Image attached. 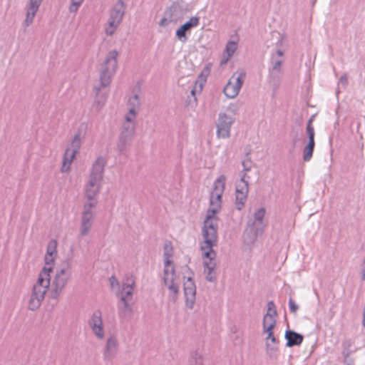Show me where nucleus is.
Returning <instances> with one entry per match:
<instances>
[{
  "mask_svg": "<svg viewBox=\"0 0 365 365\" xmlns=\"http://www.w3.org/2000/svg\"><path fill=\"white\" fill-rule=\"evenodd\" d=\"M95 91H96V95H98V93H99V91H100V88H98L97 86H96V87H95Z\"/></svg>",
  "mask_w": 365,
  "mask_h": 365,
  "instance_id": "54",
  "label": "nucleus"
},
{
  "mask_svg": "<svg viewBox=\"0 0 365 365\" xmlns=\"http://www.w3.org/2000/svg\"><path fill=\"white\" fill-rule=\"evenodd\" d=\"M125 14V6L122 0H119L110 11L108 21V26L105 29L107 36H112L122 21Z\"/></svg>",
  "mask_w": 365,
  "mask_h": 365,
  "instance_id": "5",
  "label": "nucleus"
},
{
  "mask_svg": "<svg viewBox=\"0 0 365 365\" xmlns=\"http://www.w3.org/2000/svg\"><path fill=\"white\" fill-rule=\"evenodd\" d=\"M248 179H250V176L247 173H244L236 184V208L239 210H242L247 200L249 192Z\"/></svg>",
  "mask_w": 365,
  "mask_h": 365,
  "instance_id": "10",
  "label": "nucleus"
},
{
  "mask_svg": "<svg viewBox=\"0 0 365 365\" xmlns=\"http://www.w3.org/2000/svg\"><path fill=\"white\" fill-rule=\"evenodd\" d=\"M118 341L117 336L114 334H110L107 338L103 349V359L106 361L113 360L117 355L118 351Z\"/></svg>",
  "mask_w": 365,
  "mask_h": 365,
  "instance_id": "17",
  "label": "nucleus"
},
{
  "mask_svg": "<svg viewBox=\"0 0 365 365\" xmlns=\"http://www.w3.org/2000/svg\"><path fill=\"white\" fill-rule=\"evenodd\" d=\"M200 23V19L197 16H193L190 19L189 21L182 24L177 31L176 36L179 41L182 43L187 41V38L186 36L187 32H190L192 28L196 27Z\"/></svg>",
  "mask_w": 365,
  "mask_h": 365,
  "instance_id": "19",
  "label": "nucleus"
},
{
  "mask_svg": "<svg viewBox=\"0 0 365 365\" xmlns=\"http://www.w3.org/2000/svg\"><path fill=\"white\" fill-rule=\"evenodd\" d=\"M362 324H363V326L365 327V307L364 308V310H363V321H362Z\"/></svg>",
  "mask_w": 365,
  "mask_h": 365,
  "instance_id": "53",
  "label": "nucleus"
},
{
  "mask_svg": "<svg viewBox=\"0 0 365 365\" xmlns=\"http://www.w3.org/2000/svg\"><path fill=\"white\" fill-rule=\"evenodd\" d=\"M268 78L272 85L277 88L282 79L284 69H276L268 68Z\"/></svg>",
  "mask_w": 365,
  "mask_h": 365,
  "instance_id": "28",
  "label": "nucleus"
},
{
  "mask_svg": "<svg viewBox=\"0 0 365 365\" xmlns=\"http://www.w3.org/2000/svg\"><path fill=\"white\" fill-rule=\"evenodd\" d=\"M306 146L308 148H313V150H314V147H315L314 140H309L308 143L307 144Z\"/></svg>",
  "mask_w": 365,
  "mask_h": 365,
  "instance_id": "51",
  "label": "nucleus"
},
{
  "mask_svg": "<svg viewBox=\"0 0 365 365\" xmlns=\"http://www.w3.org/2000/svg\"><path fill=\"white\" fill-rule=\"evenodd\" d=\"M277 312L275 304L274 303L273 301L268 302L267 311V313L265 314L264 317L272 318V317H277Z\"/></svg>",
  "mask_w": 365,
  "mask_h": 365,
  "instance_id": "36",
  "label": "nucleus"
},
{
  "mask_svg": "<svg viewBox=\"0 0 365 365\" xmlns=\"http://www.w3.org/2000/svg\"><path fill=\"white\" fill-rule=\"evenodd\" d=\"M173 256V247L170 242H167L164 245V270L175 271L171 257Z\"/></svg>",
  "mask_w": 365,
  "mask_h": 365,
  "instance_id": "23",
  "label": "nucleus"
},
{
  "mask_svg": "<svg viewBox=\"0 0 365 365\" xmlns=\"http://www.w3.org/2000/svg\"><path fill=\"white\" fill-rule=\"evenodd\" d=\"M339 84L341 85L344 88H346L348 84V77L345 73L341 76L339 81Z\"/></svg>",
  "mask_w": 365,
  "mask_h": 365,
  "instance_id": "45",
  "label": "nucleus"
},
{
  "mask_svg": "<svg viewBox=\"0 0 365 365\" xmlns=\"http://www.w3.org/2000/svg\"><path fill=\"white\" fill-rule=\"evenodd\" d=\"M354 341L351 339H346L342 341V356L344 358H349L352 351L351 347L352 346Z\"/></svg>",
  "mask_w": 365,
  "mask_h": 365,
  "instance_id": "34",
  "label": "nucleus"
},
{
  "mask_svg": "<svg viewBox=\"0 0 365 365\" xmlns=\"http://www.w3.org/2000/svg\"><path fill=\"white\" fill-rule=\"evenodd\" d=\"M105 165V159L101 156L98 157L93 164L90 177L102 180Z\"/></svg>",
  "mask_w": 365,
  "mask_h": 365,
  "instance_id": "21",
  "label": "nucleus"
},
{
  "mask_svg": "<svg viewBox=\"0 0 365 365\" xmlns=\"http://www.w3.org/2000/svg\"><path fill=\"white\" fill-rule=\"evenodd\" d=\"M276 324V317L269 318L264 316L262 322L263 331L273 330Z\"/></svg>",
  "mask_w": 365,
  "mask_h": 365,
  "instance_id": "35",
  "label": "nucleus"
},
{
  "mask_svg": "<svg viewBox=\"0 0 365 365\" xmlns=\"http://www.w3.org/2000/svg\"><path fill=\"white\" fill-rule=\"evenodd\" d=\"M72 270L68 261L63 262L56 270L55 276L51 285L50 295L57 299L71 278Z\"/></svg>",
  "mask_w": 365,
  "mask_h": 365,
  "instance_id": "3",
  "label": "nucleus"
},
{
  "mask_svg": "<svg viewBox=\"0 0 365 365\" xmlns=\"http://www.w3.org/2000/svg\"><path fill=\"white\" fill-rule=\"evenodd\" d=\"M101 180L91 178L86 187V196L90 202H93L96 195L100 190Z\"/></svg>",
  "mask_w": 365,
  "mask_h": 365,
  "instance_id": "20",
  "label": "nucleus"
},
{
  "mask_svg": "<svg viewBox=\"0 0 365 365\" xmlns=\"http://www.w3.org/2000/svg\"><path fill=\"white\" fill-rule=\"evenodd\" d=\"M140 102L137 94L131 96L128 101V115L137 116L140 109Z\"/></svg>",
  "mask_w": 365,
  "mask_h": 365,
  "instance_id": "32",
  "label": "nucleus"
},
{
  "mask_svg": "<svg viewBox=\"0 0 365 365\" xmlns=\"http://www.w3.org/2000/svg\"><path fill=\"white\" fill-rule=\"evenodd\" d=\"M109 282H110V287L112 288H114L115 287H118L119 286V282L118 280L116 279L115 277L114 276H111L110 278H109Z\"/></svg>",
  "mask_w": 365,
  "mask_h": 365,
  "instance_id": "47",
  "label": "nucleus"
},
{
  "mask_svg": "<svg viewBox=\"0 0 365 365\" xmlns=\"http://www.w3.org/2000/svg\"><path fill=\"white\" fill-rule=\"evenodd\" d=\"M243 171H249L251 168V162L250 161H243L242 162Z\"/></svg>",
  "mask_w": 365,
  "mask_h": 365,
  "instance_id": "48",
  "label": "nucleus"
},
{
  "mask_svg": "<svg viewBox=\"0 0 365 365\" xmlns=\"http://www.w3.org/2000/svg\"><path fill=\"white\" fill-rule=\"evenodd\" d=\"M314 150L313 148H308L305 146L303 149V160L305 162L309 161L313 155Z\"/></svg>",
  "mask_w": 365,
  "mask_h": 365,
  "instance_id": "40",
  "label": "nucleus"
},
{
  "mask_svg": "<svg viewBox=\"0 0 365 365\" xmlns=\"http://www.w3.org/2000/svg\"><path fill=\"white\" fill-rule=\"evenodd\" d=\"M237 48V44L235 41H230L227 42L225 48L226 56H223L221 61V64L226 63L230 58L234 54Z\"/></svg>",
  "mask_w": 365,
  "mask_h": 365,
  "instance_id": "33",
  "label": "nucleus"
},
{
  "mask_svg": "<svg viewBox=\"0 0 365 365\" xmlns=\"http://www.w3.org/2000/svg\"><path fill=\"white\" fill-rule=\"evenodd\" d=\"M266 347H267V354L269 355V356L272 357L273 356H274L276 354V353L277 351V348L271 346L269 345V344H268V343L266 344Z\"/></svg>",
  "mask_w": 365,
  "mask_h": 365,
  "instance_id": "44",
  "label": "nucleus"
},
{
  "mask_svg": "<svg viewBox=\"0 0 365 365\" xmlns=\"http://www.w3.org/2000/svg\"><path fill=\"white\" fill-rule=\"evenodd\" d=\"M96 206V202H88L84 204L81 214L80 226V235L84 237L89 233L94 220L93 209Z\"/></svg>",
  "mask_w": 365,
  "mask_h": 365,
  "instance_id": "7",
  "label": "nucleus"
},
{
  "mask_svg": "<svg viewBox=\"0 0 365 365\" xmlns=\"http://www.w3.org/2000/svg\"><path fill=\"white\" fill-rule=\"evenodd\" d=\"M177 9V6H172L170 9H169V11H168L166 12V15H169V19L167 18V17H165V18H163L159 22V25L161 26H165V25H167L168 21H173L175 20V18L173 17V15L171 14V13L173 11H176Z\"/></svg>",
  "mask_w": 365,
  "mask_h": 365,
  "instance_id": "37",
  "label": "nucleus"
},
{
  "mask_svg": "<svg viewBox=\"0 0 365 365\" xmlns=\"http://www.w3.org/2000/svg\"><path fill=\"white\" fill-rule=\"evenodd\" d=\"M88 324L92 330V332L98 339L103 340L105 338V329L102 319V313L100 310L97 309L93 312L88 322Z\"/></svg>",
  "mask_w": 365,
  "mask_h": 365,
  "instance_id": "13",
  "label": "nucleus"
},
{
  "mask_svg": "<svg viewBox=\"0 0 365 365\" xmlns=\"http://www.w3.org/2000/svg\"><path fill=\"white\" fill-rule=\"evenodd\" d=\"M246 73L244 71L234 73L224 87L225 95L229 98H235L243 85Z\"/></svg>",
  "mask_w": 365,
  "mask_h": 365,
  "instance_id": "6",
  "label": "nucleus"
},
{
  "mask_svg": "<svg viewBox=\"0 0 365 365\" xmlns=\"http://www.w3.org/2000/svg\"><path fill=\"white\" fill-rule=\"evenodd\" d=\"M190 365H203L202 356L197 352L191 354Z\"/></svg>",
  "mask_w": 365,
  "mask_h": 365,
  "instance_id": "39",
  "label": "nucleus"
},
{
  "mask_svg": "<svg viewBox=\"0 0 365 365\" xmlns=\"http://www.w3.org/2000/svg\"><path fill=\"white\" fill-rule=\"evenodd\" d=\"M81 133L78 131L76 133L71 142L70 146L66 150L63 159V165L61 172L66 173L70 170V165L74 159L76 153L78 152L81 146Z\"/></svg>",
  "mask_w": 365,
  "mask_h": 365,
  "instance_id": "8",
  "label": "nucleus"
},
{
  "mask_svg": "<svg viewBox=\"0 0 365 365\" xmlns=\"http://www.w3.org/2000/svg\"><path fill=\"white\" fill-rule=\"evenodd\" d=\"M118 53L116 50L110 51L107 54L101 66L100 72V82L101 86L106 87L110 83L112 77L115 74L118 67Z\"/></svg>",
  "mask_w": 365,
  "mask_h": 365,
  "instance_id": "4",
  "label": "nucleus"
},
{
  "mask_svg": "<svg viewBox=\"0 0 365 365\" xmlns=\"http://www.w3.org/2000/svg\"><path fill=\"white\" fill-rule=\"evenodd\" d=\"M175 271L163 270V282L169 290L168 299L175 302L179 294V286L175 282Z\"/></svg>",
  "mask_w": 365,
  "mask_h": 365,
  "instance_id": "15",
  "label": "nucleus"
},
{
  "mask_svg": "<svg viewBox=\"0 0 365 365\" xmlns=\"http://www.w3.org/2000/svg\"><path fill=\"white\" fill-rule=\"evenodd\" d=\"M134 135L120 133L117 150L120 154H125L128 148L131 145Z\"/></svg>",
  "mask_w": 365,
  "mask_h": 365,
  "instance_id": "24",
  "label": "nucleus"
},
{
  "mask_svg": "<svg viewBox=\"0 0 365 365\" xmlns=\"http://www.w3.org/2000/svg\"><path fill=\"white\" fill-rule=\"evenodd\" d=\"M51 267H44L38 274L36 282L34 284L29 301V309L31 311L38 309L45 298V295L50 287V272Z\"/></svg>",
  "mask_w": 365,
  "mask_h": 365,
  "instance_id": "1",
  "label": "nucleus"
},
{
  "mask_svg": "<svg viewBox=\"0 0 365 365\" xmlns=\"http://www.w3.org/2000/svg\"><path fill=\"white\" fill-rule=\"evenodd\" d=\"M226 177L224 175H220L214 182L213 190L210 195V206L218 208L221 207L222 195L225 190Z\"/></svg>",
  "mask_w": 365,
  "mask_h": 365,
  "instance_id": "12",
  "label": "nucleus"
},
{
  "mask_svg": "<svg viewBox=\"0 0 365 365\" xmlns=\"http://www.w3.org/2000/svg\"><path fill=\"white\" fill-rule=\"evenodd\" d=\"M213 247H211V251L210 252V254L206 255V252L208 251V249L205 248V243H203L201 245V250L202 251V255L204 257V272L206 274V279L209 282H214L216 279L215 275V267H216V263L215 261L216 253L212 249Z\"/></svg>",
  "mask_w": 365,
  "mask_h": 365,
  "instance_id": "9",
  "label": "nucleus"
},
{
  "mask_svg": "<svg viewBox=\"0 0 365 365\" xmlns=\"http://www.w3.org/2000/svg\"><path fill=\"white\" fill-rule=\"evenodd\" d=\"M314 116H312L307 123V128H306V132L308 137V140H314V128L312 125V121H313Z\"/></svg>",
  "mask_w": 365,
  "mask_h": 365,
  "instance_id": "38",
  "label": "nucleus"
},
{
  "mask_svg": "<svg viewBox=\"0 0 365 365\" xmlns=\"http://www.w3.org/2000/svg\"><path fill=\"white\" fill-rule=\"evenodd\" d=\"M191 94H192V96H195V89H192V91H191Z\"/></svg>",
  "mask_w": 365,
  "mask_h": 365,
  "instance_id": "55",
  "label": "nucleus"
},
{
  "mask_svg": "<svg viewBox=\"0 0 365 365\" xmlns=\"http://www.w3.org/2000/svg\"><path fill=\"white\" fill-rule=\"evenodd\" d=\"M41 2L42 0H30L25 19L26 26H29L33 22L34 18L38 11Z\"/></svg>",
  "mask_w": 365,
  "mask_h": 365,
  "instance_id": "27",
  "label": "nucleus"
},
{
  "mask_svg": "<svg viewBox=\"0 0 365 365\" xmlns=\"http://www.w3.org/2000/svg\"><path fill=\"white\" fill-rule=\"evenodd\" d=\"M288 304L290 312L295 314L299 309V306L295 303V302L292 298L289 299Z\"/></svg>",
  "mask_w": 365,
  "mask_h": 365,
  "instance_id": "43",
  "label": "nucleus"
},
{
  "mask_svg": "<svg viewBox=\"0 0 365 365\" xmlns=\"http://www.w3.org/2000/svg\"><path fill=\"white\" fill-rule=\"evenodd\" d=\"M284 51L277 49L274 53L271 54L269 67L270 68L283 69Z\"/></svg>",
  "mask_w": 365,
  "mask_h": 365,
  "instance_id": "25",
  "label": "nucleus"
},
{
  "mask_svg": "<svg viewBox=\"0 0 365 365\" xmlns=\"http://www.w3.org/2000/svg\"><path fill=\"white\" fill-rule=\"evenodd\" d=\"M344 365H354V360L352 359L349 358H344L343 360Z\"/></svg>",
  "mask_w": 365,
  "mask_h": 365,
  "instance_id": "49",
  "label": "nucleus"
},
{
  "mask_svg": "<svg viewBox=\"0 0 365 365\" xmlns=\"http://www.w3.org/2000/svg\"><path fill=\"white\" fill-rule=\"evenodd\" d=\"M129 302H121L123 305L118 307V316L123 321H128L131 319L133 308Z\"/></svg>",
  "mask_w": 365,
  "mask_h": 365,
  "instance_id": "31",
  "label": "nucleus"
},
{
  "mask_svg": "<svg viewBox=\"0 0 365 365\" xmlns=\"http://www.w3.org/2000/svg\"><path fill=\"white\" fill-rule=\"evenodd\" d=\"M105 101H106L105 98L102 101H100V100L96 101L95 103H96L97 108L98 110H100L103 106Z\"/></svg>",
  "mask_w": 365,
  "mask_h": 365,
  "instance_id": "50",
  "label": "nucleus"
},
{
  "mask_svg": "<svg viewBox=\"0 0 365 365\" xmlns=\"http://www.w3.org/2000/svg\"><path fill=\"white\" fill-rule=\"evenodd\" d=\"M284 339L287 340L286 346L292 347L299 346L303 341L304 336L293 330L287 329L284 333Z\"/></svg>",
  "mask_w": 365,
  "mask_h": 365,
  "instance_id": "22",
  "label": "nucleus"
},
{
  "mask_svg": "<svg viewBox=\"0 0 365 365\" xmlns=\"http://www.w3.org/2000/svg\"><path fill=\"white\" fill-rule=\"evenodd\" d=\"M135 287V278L133 274H126L123 278L120 290V302L132 299Z\"/></svg>",
  "mask_w": 365,
  "mask_h": 365,
  "instance_id": "16",
  "label": "nucleus"
},
{
  "mask_svg": "<svg viewBox=\"0 0 365 365\" xmlns=\"http://www.w3.org/2000/svg\"><path fill=\"white\" fill-rule=\"evenodd\" d=\"M136 125V116L126 114L122 125L121 133L134 135Z\"/></svg>",
  "mask_w": 365,
  "mask_h": 365,
  "instance_id": "26",
  "label": "nucleus"
},
{
  "mask_svg": "<svg viewBox=\"0 0 365 365\" xmlns=\"http://www.w3.org/2000/svg\"><path fill=\"white\" fill-rule=\"evenodd\" d=\"M361 280H365V268H363L361 271Z\"/></svg>",
  "mask_w": 365,
  "mask_h": 365,
  "instance_id": "52",
  "label": "nucleus"
},
{
  "mask_svg": "<svg viewBox=\"0 0 365 365\" xmlns=\"http://www.w3.org/2000/svg\"><path fill=\"white\" fill-rule=\"evenodd\" d=\"M264 332L267 334V336L266 338L267 340H270L274 344L277 341V339L274 336L273 330H272V331H265Z\"/></svg>",
  "mask_w": 365,
  "mask_h": 365,
  "instance_id": "46",
  "label": "nucleus"
},
{
  "mask_svg": "<svg viewBox=\"0 0 365 365\" xmlns=\"http://www.w3.org/2000/svg\"><path fill=\"white\" fill-rule=\"evenodd\" d=\"M57 242L55 240H51L47 246L46 253L45 255V263L48 265L53 262L54 258L56 256Z\"/></svg>",
  "mask_w": 365,
  "mask_h": 365,
  "instance_id": "30",
  "label": "nucleus"
},
{
  "mask_svg": "<svg viewBox=\"0 0 365 365\" xmlns=\"http://www.w3.org/2000/svg\"><path fill=\"white\" fill-rule=\"evenodd\" d=\"M235 119L227 115L220 113L216 122V135L218 138L226 139L230 136V130Z\"/></svg>",
  "mask_w": 365,
  "mask_h": 365,
  "instance_id": "11",
  "label": "nucleus"
},
{
  "mask_svg": "<svg viewBox=\"0 0 365 365\" xmlns=\"http://www.w3.org/2000/svg\"><path fill=\"white\" fill-rule=\"evenodd\" d=\"M265 214V208H259L255 212L253 217L247 221V226L260 235H262L267 227V222L264 221Z\"/></svg>",
  "mask_w": 365,
  "mask_h": 365,
  "instance_id": "14",
  "label": "nucleus"
},
{
  "mask_svg": "<svg viewBox=\"0 0 365 365\" xmlns=\"http://www.w3.org/2000/svg\"><path fill=\"white\" fill-rule=\"evenodd\" d=\"M184 294L186 307L192 309L196 299V287L194 280L191 277H188L184 282Z\"/></svg>",
  "mask_w": 365,
  "mask_h": 365,
  "instance_id": "18",
  "label": "nucleus"
},
{
  "mask_svg": "<svg viewBox=\"0 0 365 365\" xmlns=\"http://www.w3.org/2000/svg\"><path fill=\"white\" fill-rule=\"evenodd\" d=\"M273 38L274 37L277 41L276 42L277 50L280 49L284 40V36L279 32L272 33Z\"/></svg>",
  "mask_w": 365,
  "mask_h": 365,
  "instance_id": "41",
  "label": "nucleus"
},
{
  "mask_svg": "<svg viewBox=\"0 0 365 365\" xmlns=\"http://www.w3.org/2000/svg\"><path fill=\"white\" fill-rule=\"evenodd\" d=\"M83 0H71V4L69 10L71 12H76L78 9V7L81 5Z\"/></svg>",
  "mask_w": 365,
  "mask_h": 365,
  "instance_id": "42",
  "label": "nucleus"
},
{
  "mask_svg": "<svg viewBox=\"0 0 365 365\" xmlns=\"http://www.w3.org/2000/svg\"><path fill=\"white\" fill-rule=\"evenodd\" d=\"M261 235H262L250 229L246 225L242 237L244 243L247 246H252L257 241V238Z\"/></svg>",
  "mask_w": 365,
  "mask_h": 365,
  "instance_id": "29",
  "label": "nucleus"
},
{
  "mask_svg": "<svg viewBox=\"0 0 365 365\" xmlns=\"http://www.w3.org/2000/svg\"><path fill=\"white\" fill-rule=\"evenodd\" d=\"M199 87H200V90L201 91L202 87V84H200V85H199Z\"/></svg>",
  "mask_w": 365,
  "mask_h": 365,
  "instance_id": "56",
  "label": "nucleus"
},
{
  "mask_svg": "<svg viewBox=\"0 0 365 365\" xmlns=\"http://www.w3.org/2000/svg\"><path fill=\"white\" fill-rule=\"evenodd\" d=\"M220 208L210 206L207 212L206 218L204 221V225L202 230V234L204 238L205 248L208 249L206 255L210 254L211 247H214L217 242V219L215 214Z\"/></svg>",
  "mask_w": 365,
  "mask_h": 365,
  "instance_id": "2",
  "label": "nucleus"
}]
</instances>
